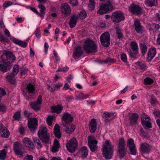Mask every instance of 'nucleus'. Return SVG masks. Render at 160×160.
Returning a JSON list of instances; mask_svg holds the SVG:
<instances>
[{
  "label": "nucleus",
  "mask_w": 160,
  "mask_h": 160,
  "mask_svg": "<svg viewBox=\"0 0 160 160\" xmlns=\"http://www.w3.org/2000/svg\"><path fill=\"white\" fill-rule=\"evenodd\" d=\"M88 143L90 150L92 152H95L97 149V144L98 141L93 136H90L88 137Z\"/></svg>",
  "instance_id": "1a4fd4ad"
},
{
  "label": "nucleus",
  "mask_w": 160,
  "mask_h": 160,
  "mask_svg": "<svg viewBox=\"0 0 160 160\" xmlns=\"http://www.w3.org/2000/svg\"><path fill=\"white\" fill-rule=\"evenodd\" d=\"M38 120L35 118H31L29 119L28 121V127L31 130H34L37 128Z\"/></svg>",
  "instance_id": "f3484780"
},
{
  "label": "nucleus",
  "mask_w": 160,
  "mask_h": 160,
  "mask_svg": "<svg viewBox=\"0 0 160 160\" xmlns=\"http://www.w3.org/2000/svg\"><path fill=\"white\" fill-rule=\"evenodd\" d=\"M6 94V92L4 89L2 88H0V100L2 96Z\"/></svg>",
  "instance_id": "bf43d9fd"
},
{
  "label": "nucleus",
  "mask_w": 160,
  "mask_h": 160,
  "mask_svg": "<svg viewBox=\"0 0 160 160\" xmlns=\"http://www.w3.org/2000/svg\"><path fill=\"white\" fill-rule=\"evenodd\" d=\"M21 115L19 112H17L14 115L13 117L14 118L17 120H19L21 118Z\"/></svg>",
  "instance_id": "09e8293b"
},
{
  "label": "nucleus",
  "mask_w": 160,
  "mask_h": 160,
  "mask_svg": "<svg viewBox=\"0 0 160 160\" xmlns=\"http://www.w3.org/2000/svg\"><path fill=\"white\" fill-rule=\"evenodd\" d=\"M38 136L40 139L44 143H48L49 142V137L48 135V130L46 127L41 126L39 128Z\"/></svg>",
  "instance_id": "39448f33"
},
{
  "label": "nucleus",
  "mask_w": 160,
  "mask_h": 160,
  "mask_svg": "<svg viewBox=\"0 0 160 160\" xmlns=\"http://www.w3.org/2000/svg\"><path fill=\"white\" fill-rule=\"evenodd\" d=\"M153 115L155 116L157 118H160V111L156 110L153 112Z\"/></svg>",
  "instance_id": "0e129e2a"
},
{
  "label": "nucleus",
  "mask_w": 160,
  "mask_h": 160,
  "mask_svg": "<svg viewBox=\"0 0 160 160\" xmlns=\"http://www.w3.org/2000/svg\"><path fill=\"white\" fill-rule=\"evenodd\" d=\"M156 54V49L155 48H151L148 51L147 59L151 61L155 56Z\"/></svg>",
  "instance_id": "b1692460"
},
{
  "label": "nucleus",
  "mask_w": 160,
  "mask_h": 160,
  "mask_svg": "<svg viewBox=\"0 0 160 160\" xmlns=\"http://www.w3.org/2000/svg\"><path fill=\"white\" fill-rule=\"evenodd\" d=\"M62 13L67 16L68 14L71 12V8L70 6L67 3H64L62 4Z\"/></svg>",
  "instance_id": "5701e85b"
},
{
  "label": "nucleus",
  "mask_w": 160,
  "mask_h": 160,
  "mask_svg": "<svg viewBox=\"0 0 160 160\" xmlns=\"http://www.w3.org/2000/svg\"><path fill=\"white\" fill-rule=\"evenodd\" d=\"M140 149L141 151L144 153H148L150 151V146L146 143H142L140 146Z\"/></svg>",
  "instance_id": "c756f323"
},
{
  "label": "nucleus",
  "mask_w": 160,
  "mask_h": 160,
  "mask_svg": "<svg viewBox=\"0 0 160 160\" xmlns=\"http://www.w3.org/2000/svg\"><path fill=\"white\" fill-rule=\"evenodd\" d=\"M1 58L3 64L0 61V70L4 72H6L11 68L10 63L15 60V57L11 52L5 51L2 55Z\"/></svg>",
  "instance_id": "f257e3e1"
},
{
  "label": "nucleus",
  "mask_w": 160,
  "mask_h": 160,
  "mask_svg": "<svg viewBox=\"0 0 160 160\" xmlns=\"http://www.w3.org/2000/svg\"><path fill=\"white\" fill-rule=\"evenodd\" d=\"M127 146L129 148L130 154L132 155H136L137 153L136 148L134 141L132 138H130L128 140Z\"/></svg>",
  "instance_id": "ddd939ff"
},
{
  "label": "nucleus",
  "mask_w": 160,
  "mask_h": 160,
  "mask_svg": "<svg viewBox=\"0 0 160 160\" xmlns=\"http://www.w3.org/2000/svg\"><path fill=\"white\" fill-rule=\"evenodd\" d=\"M32 142L30 139L28 138H25L23 140V143L27 145L29 144H30Z\"/></svg>",
  "instance_id": "5fc2aeb1"
},
{
  "label": "nucleus",
  "mask_w": 160,
  "mask_h": 160,
  "mask_svg": "<svg viewBox=\"0 0 160 160\" xmlns=\"http://www.w3.org/2000/svg\"><path fill=\"white\" fill-rule=\"evenodd\" d=\"M79 96L81 98L85 99L88 98L89 96L88 94H84L82 93H81L79 94Z\"/></svg>",
  "instance_id": "e2e57ef3"
},
{
  "label": "nucleus",
  "mask_w": 160,
  "mask_h": 160,
  "mask_svg": "<svg viewBox=\"0 0 160 160\" xmlns=\"http://www.w3.org/2000/svg\"><path fill=\"white\" fill-rule=\"evenodd\" d=\"M69 68L68 67H65L64 68H58V70L57 71V72H66L67 71Z\"/></svg>",
  "instance_id": "052dcab7"
},
{
  "label": "nucleus",
  "mask_w": 160,
  "mask_h": 160,
  "mask_svg": "<svg viewBox=\"0 0 160 160\" xmlns=\"http://www.w3.org/2000/svg\"><path fill=\"white\" fill-rule=\"evenodd\" d=\"M150 118L147 115L144 114L141 118L142 123L145 128H149L152 127L150 122Z\"/></svg>",
  "instance_id": "f8f14e48"
},
{
  "label": "nucleus",
  "mask_w": 160,
  "mask_h": 160,
  "mask_svg": "<svg viewBox=\"0 0 160 160\" xmlns=\"http://www.w3.org/2000/svg\"><path fill=\"white\" fill-rule=\"evenodd\" d=\"M137 68L140 70L145 71L146 69L147 66L146 64L142 62H138L136 63Z\"/></svg>",
  "instance_id": "e433bc0d"
},
{
  "label": "nucleus",
  "mask_w": 160,
  "mask_h": 160,
  "mask_svg": "<svg viewBox=\"0 0 160 160\" xmlns=\"http://www.w3.org/2000/svg\"><path fill=\"white\" fill-rule=\"evenodd\" d=\"M63 107L60 104L57 106L52 107L51 108L52 112L57 114L61 113L63 110Z\"/></svg>",
  "instance_id": "a878e982"
},
{
  "label": "nucleus",
  "mask_w": 160,
  "mask_h": 160,
  "mask_svg": "<svg viewBox=\"0 0 160 160\" xmlns=\"http://www.w3.org/2000/svg\"><path fill=\"white\" fill-rule=\"evenodd\" d=\"M87 14L85 11H81L79 14V16L80 18L84 19L86 18Z\"/></svg>",
  "instance_id": "864d4df0"
},
{
  "label": "nucleus",
  "mask_w": 160,
  "mask_h": 160,
  "mask_svg": "<svg viewBox=\"0 0 160 160\" xmlns=\"http://www.w3.org/2000/svg\"><path fill=\"white\" fill-rule=\"evenodd\" d=\"M78 18V15L76 14H74L71 16L69 22L70 28H73L75 26Z\"/></svg>",
  "instance_id": "4be33fe9"
},
{
  "label": "nucleus",
  "mask_w": 160,
  "mask_h": 160,
  "mask_svg": "<svg viewBox=\"0 0 160 160\" xmlns=\"http://www.w3.org/2000/svg\"><path fill=\"white\" fill-rule=\"evenodd\" d=\"M6 110V107L2 104H0V112H4Z\"/></svg>",
  "instance_id": "13d9d810"
},
{
  "label": "nucleus",
  "mask_w": 160,
  "mask_h": 160,
  "mask_svg": "<svg viewBox=\"0 0 160 160\" xmlns=\"http://www.w3.org/2000/svg\"><path fill=\"white\" fill-rule=\"evenodd\" d=\"M20 72L21 76L25 75L27 74L28 69L26 67H22L21 68Z\"/></svg>",
  "instance_id": "3c124183"
},
{
  "label": "nucleus",
  "mask_w": 160,
  "mask_h": 160,
  "mask_svg": "<svg viewBox=\"0 0 160 160\" xmlns=\"http://www.w3.org/2000/svg\"><path fill=\"white\" fill-rule=\"evenodd\" d=\"M117 155L121 159L123 158L126 153V148H117Z\"/></svg>",
  "instance_id": "cd10ccee"
},
{
  "label": "nucleus",
  "mask_w": 160,
  "mask_h": 160,
  "mask_svg": "<svg viewBox=\"0 0 160 160\" xmlns=\"http://www.w3.org/2000/svg\"><path fill=\"white\" fill-rule=\"evenodd\" d=\"M113 146L111 145L109 140H107L105 142L102 154L106 158L109 159L111 158L113 153Z\"/></svg>",
  "instance_id": "7ed1b4c3"
},
{
  "label": "nucleus",
  "mask_w": 160,
  "mask_h": 160,
  "mask_svg": "<svg viewBox=\"0 0 160 160\" xmlns=\"http://www.w3.org/2000/svg\"><path fill=\"white\" fill-rule=\"evenodd\" d=\"M118 0H114L109 1L106 3L101 5L99 10L97 11V13L102 15L108 12L110 9L112 8L113 4H117Z\"/></svg>",
  "instance_id": "20e7f679"
},
{
  "label": "nucleus",
  "mask_w": 160,
  "mask_h": 160,
  "mask_svg": "<svg viewBox=\"0 0 160 160\" xmlns=\"http://www.w3.org/2000/svg\"><path fill=\"white\" fill-rule=\"evenodd\" d=\"M54 134L58 138L61 137L60 126L58 124H56L54 127Z\"/></svg>",
  "instance_id": "c85d7f7f"
},
{
  "label": "nucleus",
  "mask_w": 160,
  "mask_h": 160,
  "mask_svg": "<svg viewBox=\"0 0 160 160\" xmlns=\"http://www.w3.org/2000/svg\"><path fill=\"white\" fill-rule=\"evenodd\" d=\"M139 133L140 135L144 138H148L149 135L147 132L144 131L143 128L140 127L139 130Z\"/></svg>",
  "instance_id": "58836bf2"
},
{
  "label": "nucleus",
  "mask_w": 160,
  "mask_h": 160,
  "mask_svg": "<svg viewBox=\"0 0 160 160\" xmlns=\"http://www.w3.org/2000/svg\"><path fill=\"white\" fill-rule=\"evenodd\" d=\"M13 42L14 43L23 48H26L28 45L27 43L25 42L16 38H14L13 39Z\"/></svg>",
  "instance_id": "473e14b6"
},
{
  "label": "nucleus",
  "mask_w": 160,
  "mask_h": 160,
  "mask_svg": "<svg viewBox=\"0 0 160 160\" xmlns=\"http://www.w3.org/2000/svg\"><path fill=\"white\" fill-rule=\"evenodd\" d=\"M117 148H125V141L123 138H120L118 141Z\"/></svg>",
  "instance_id": "72a5a7b5"
},
{
  "label": "nucleus",
  "mask_w": 160,
  "mask_h": 160,
  "mask_svg": "<svg viewBox=\"0 0 160 160\" xmlns=\"http://www.w3.org/2000/svg\"><path fill=\"white\" fill-rule=\"evenodd\" d=\"M150 100V102L153 106L156 105L157 103V100H156L155 97L153 96H151V97Z\"/></svg>",
  "instance_id": "de8ad7c7"
},
{
  "label": "nucleus",
  "mask_w": 160,
  "mask_h": 160,
  "mask_svg": "<svg viewBox=\"0 0 160 160\" xmlns=\"http://www.w3.org/2000/svg\"><path fill=\"white\" fill-rule=\"evenodd\" d=\"M81 157L83 158H86L88 154V151L87 147H83L81 149Z\"/></svg>",
  "instance_id": "4c0bfd02"
},
{
  "label": "nucleus",
  "mask_w": 160,
  "mask_h": 160,
  "mask_svg": "<svg viewBox=\"0 0 160 160\" xmlns=\"http://www.w3.org/2000/svg\"><path fill=\"white\" fill-rule=\"evenodd\" d=\"M140 47L142 53L143 54H144L147 51L146 46L144 44L141 43Z\"/></svg>",
  "instance_id": "c03bdc74"
},
{
  "label": "nucleus",
  "mask_w": 160,
  "mask_h": 160,
  "mask_svg": "<svg viewBox=\"0 0 160 160\" xmlns=\"http://www.w3.org/2000/svg\"><path fill=\"white\" fill-rule=\"evenodd\" d=\"M83 52L82 48L80 46L78 47L73 53V56L75 58H77L81 56Z\"/></svg>",
  "instance_id": "bb28decb"
},
{
  "label": "nucleus",
  "mask_w": 160,
  "mask_h": 160,
  "mask_svg": "<svg viewBox=\"0 0 160 160\" xmlns=\"http://www.w3.org/2000/svg\"><path fill=\"white\" fill-rule=\"evenodd\" d=\"M19 70V67L18 65H15L13 68L12 74H9L7 76V79L10 83L14 84L15 83V80L14 76L17 75Z\"/></svg>",
  "instance_id": "9d476101"
},
{
  "label": "nucleus",
  "mask_w": 160,
  "mask_h": 160,
  "mask_svg": "<svg viewBox=\"0 0 160 160\" xmlns=\"http://www.w3.org/2000/svg\"><path fill=\"white\" fill-rule=\"evenodd\" d=\"M145 3L147 6L152 7L157 5L158 1L157 0H146Z\"/></svg>",
  "instance_id": "c9c22d12"
},
{
  "label": "nucleus",
  "mask_w": 160,
  "mask_h": 160,
  "mask_svg": "<svg viewBox=\"0 0 160 160\" xmlns=\"http://www.w3.org/2000/svg\"><path fill=\"white\" fill-rule=\"evenodd\" d=\"M130 11L134 14L138 15L142 13V9L138 5L134 3L131 4L129 7Z\"/></svg>",
  "instance_id": "dca6fc26"
},
{
  "label": "nucleus",
  "mask_w": 160,
  "mask_h": 160,
  "mask_svg": "<svg viewBox=\"0 0 160 160\" xmlns=\"http://www.w3.org/2000/svg\"><path fill=\"white\" fill-rule=\"evenodd\" d=\"M101 44L106 47H108L110 45V37L109 33L106 32L103 33L100 37Z\"/></svg>",
  "instance_id": "9b49d317"
},
{
  "label": "nucleus",
  "mask_w": 160,
  "mask_h": 160,
  "mask_svg": "<svg viewBox=\"0 0 160 160\" xmlns=\"http://www.w3.org/2000/svg\"><path fill=\"white\" fill-rule=\"evenodd\" d=\"M33 140L35 144H37V147L40 148H42V143L40 140L38 138L33 136L32 137Z\"/></svg>",
  "instance_id": "a19ab883"
},
{
  "label": "nucleus",
  "mask_w": 160,
  "mask_h": 160,
  "mask_svg": "<svg viewBox=\"0 0 160 160\" xmlns=\"http://www.w3.org/2000/svg\"><path fill=\"white\" fill-rule=\"evenodd\" d=\"M42 102V97L39 96L36 102H30V106L33 109L39 110L40 109L41 105Z\"/></svg>",
  "instance_id": "4468645a"
},
{
  "label": "nucleus",
  "mask_w": 160,
  "mask_h": 160,
  "mask_svg": "<svg viewBox=\"0 0 160 160\" xmlns=\"http://www.w3.org/2000/svg\"><path fill=\"white\" fill-rule=\"evenodd\" d=\"M121 60L124 62H127V57L126 54L123 53L121 55Z\"/></svg>",
  "instance_id": "4d7b16f0"
},
{
  "label": "nucleus",
  "mask_w": 160,
  "mask_h": 160,
  "mask_svg": "<svg viewBox=\"0 0 160 160\" xmlns=\"http://www.w3.org/2000/svg\"><path fill=\"white\" fill-rule=\"evenodd\" d=\"M83 49L85 52L88 54L95 53L97 51L96 44L91 39H88L85 41Z\"/></svg>",
  "instance_id": "f03ea898"
},
{
  "label": "nucleus",
  "mask_w": 160,
  "mask_h": 160,
  "mask_svg": "<svg viewBox=\"0 0 160 160\" xmlns=\"http://www.w3.org/2000/svg\"><path fill=\"white\" fill-rule=\"evenodd\" d=\"M9 131L2 123H0V136L7 138L9 137Z\"/></svg>",
  "instance_id": "a211bd4d"
},
{
  "label": "nucleus",
  "mask_w": 160,
  "mask_h": 160,
  "mask_svg": "<svg viewBox=\"0 0 160 160\" xmlns=\"http://www.w3.org/2000/svg\"><path fill=\"white\" fill-rule=\"evenodd\" d=\"M112 21L117 23L124 20L125 17L123 12L121 11H117L112 13L111 16Z\"/></svg>",
  "instance_id": "6e6552de"
},
{
  "label": "nucleus",
  "mask_w": 160,
  "mask_h": 160,
  "mask_svg": "<svg viewBox=\"0 0 160 160\" xmlns=\"http://www.w3.org/2000/svg\"><path fill=\"white\" fill-rule=\"evenodd\" d=\"M115 30L118 38H120L123 37V34L122 32V30L119 27H116L115 28Z\"/></svg>",
  "instance_id": "37998d69"
},
{
  "label": "nucleus",
  "mask_w": 160,
  "mask_h": 160,
  "mask_svg": "<svg viewBox=\"0 0 160 160\" xmlns=\"http://www.w3.org/2000/svg\"><path fill=\"white\" fill-rule=\"evenodd\" d=\"M28 145L29 148V150L32 151L34 149L35 146L32 142L30 143V144H29Z\"/></svg>",
  "instance_id": "69168bd1"
},
{
  "label": "nucleus",
  "mask_w": 160,
  "mask_h": 160,
  "mask_svg": "<svg viewBox=\"0 0 160 160\" xmlns=\"http://www.w3.org/2000/svg\"><path fill=\"white\" fill-rule=\"evenodd\" d=\"M147 28L149 30L150 32H154L155 29L153 23L148 24L147 26Z\"/></svg>",
  "instance_id": "8fccbe9b"
},
{
  "label": "nucleus",
  "mask_w": 160,
  "mask_h": 160,
  "mask_svg": "<svg viewBox=\"0 0 160 160\" xmlns=\"http://www.w3.org/2000/svg\"><path fill=\"white\" fill-rule=\"evenodd\" d=\"M130 46L133 53L134 54H137L138 51V48L137 42L132 41L130 43Z\"/></svg>",
  "instance_id": "7c9ffc66"
},
{
  "label": "nucleus",
  "mask_w": 160,
  "mask_h": 160,
  "mask_svg": "<svg viewBox=\"0 0 160 160\" xmlns=\"http://www.w3.org/2000/svg\"><path fill=\"white\" fill-rule=\"evenodd\" d=\"M138 118V115L136 113H132L129 120L131 124L136 123L137 122V120Z\"/></svg>",
  "instance_id": "f704fd0d"
},
{
  "label": "nucleus",
  "mask_w": 160,
  "mask_h": 160,
  "mask_svg": "<svg viewBox=\"0 0 160 160\" xmlns=\"http://www.w3.org/2000/svg\"><path fill=\"white\" fill-rule=\"evenodd\" d=\"M53 54L54 55V57L56 59V61L57 62L58 61H59L60 60V58L59 57L58 55V53L55 52L54 50L53 51Z\"/></svg>",
  "instance_id": "680f3d73"
},
{
  "label": "nucleus",
  "mask_w": 160,
  "mask_h": 160,
  "mask_svg": "<svg viewBox=\"0 0 160 160\" xmlns=\"http://www.w3.org/2000/svg\"><path fill=\"white\" fill-rule=\"evenodd\" d=\"M62 120L66 124L72 121L73 118L70 114L65 112L62 115Z\"/></svg>",
  "instance_id": "6ab92c4d"
},
{
  "label": "nucleus",
  "mask_w": 160,
  "mask_h": 160,
  "mask_svg": "<svg viewBox=\"0 0 160 160\" xmlns=\"http://www.w3.org/2000/svg\"><path fill=\"white\" fill-rule=\"evenodd\" d=\"M97 128V122L96 119H92L89 122V128L91 133H94L96 131Z\"/></svg>",
  "instance_id": "aec40b11"
},
{
  "label": "nucleus",
  "mask_w": 160,
  "mask_h": 160,
  "mask_svg": "<svg viewBox=\"0 0 160 160\" xmlns=\"http://www.w3.org/2000/svg\"><path fill=\"white\" fill-rule=\"evenodd\" d=\"M7 154V151L5 149H4L0 151V159H3L5 158Z\"/></svg>",
  "instance_id": "a18cd8bd"
},
{
  "label": "nucleus",
  "mask_w": 160,
  "mask_h": 160,
  "mask_svg": "<svg viewBox=\"0 0 160 160\" xmlns=\"http://www.w3.org/2000/svg\"><path fill=\"white\" fill-rule=\"evenodd\" d=\"M63 126L66 128L65 131L67 133H71L73 132L76 128L75 126L73 124H69L68 127L64 124Z\"/></svg>",
  "instance_id": "2f4dec72"
},
{
  "label": "nucleus",
  "mask_w": 160,
  "mask_h": 160,
  "mask_svg": "<svg viewBox=\"0 0 160 160\" xmlns=\"http://www.w3.org/2000/svg\"><path fill=\"white\" fill-rule=\"evenodd\" d=\"M134 26L135 29L138 34H142L143 32V27L139 21L137 20L134 21Z\"/></svg>",
  "instance_id": "412c9836"
},
{
  "label": "nucleus",
  "mask_w": 160,
  "mask_h": 160,
  "mask_svg": "<svg viewBox=\"0 0 160 160\" xmlns=\"http://www.w3.org/2000/svg\"><path fill=\"white\" fill-rule=\"evenodd\" d=\"M144 83L145 84L150 85L152 84L153 82V80L149 78H145L144 80Z\"/></svg>",
  "instance_id": "49530a36"
},
{
  "label": "nucleus",
  "mask_w": 160,
  "mask_h": 160,
  "mask_svg": "<svg viewBox=\"0 0 160 160\" xmlns=\"http://www.w3.org/2000/svg\"><path fill=\"white\" fill-rule=\"evenodd\" d=\"M70 3L73 6H76L78 4L77 0H70Z\"/></svg>",
  "instance_id": "338daca9"
},
{
  "label": "nucleus",
  "mask_w": 160,
  "mask_h": 160,
  "mask_svg": "<svg viewBox=\"0 0 160 160\" xmlns=\"http://www.w3.org/2000/svg\"><path fill=\"white\" fill-rule=\"evenodd\" d=\"M12 2L10 1H5L3 4V6L5 8H7L8 7L12 5Z\"/></svg>",
  "instance_id": "6e6d98bb"
},
{
  "label": "nucleus",
  "mask_w": 160,
  "mask_h": 160,
  "mask_svg": "<svg viewBox=\"0 0 160 160\" xmlns=\"http://www.w3.org/2000/svg\"><path fill=\"white\" fill-rule=\"evenodd\" d=\"M78 143L76 139L73 138L66 144V147L68 151L73 153L78 148Z\"/></svg>",
  "instance_id": "0eeeda50"
},
{
  "label": "nucleus",
  "mask_w": 160,
  "mask_h": 160,
  "mask_svg": "<svg viewBox=\"0 0 160 160\" xmlns=\"http://www.w3.org/2000/svg\"><path fill=\"white\" fill-rule=\"evenodd\" d=\"M95 4V2L94 0H89V3L88 6L91 10L94 8Z\"/></svg>",
  "instance_id": "603ef678"
},
{
  "label": "nucleus",
  "mask_w": 160,
  "mask_h": 160,
  "mask_svg": "<svg viewBox=\"0 0 160 160\" xmlns=\"http://www.w3.org/2000/svg\"><path fill=\"white\" fill-rule=\"evenodd\" d=\"M60 147V145L58 140L55 139L54 140L53 146L51 149L52 152L56 153L58 152Z\"/></svg>",
  "instance_id": "393cba45"
},
{
  "label": "nucleus",
  "mask_w": 160,
  "mask_h": 160,
  "mask_svg": "<svg viewBox=\"0 0 160 160\" xmlns=\"http://www.w3.org/2000/svg\"><path fill=\"white\" fill-rule=\"evenodd\" d=\"M23 94L27 99L33 98L35 94L34 86L31 83L28 84L23 89Z\"/></svg>",
  "instance_id": "423d86ee"
},
{
  "label": "nucleus",
  "mask_w": 160,
  "mask_h": 160,
  "mask_svg": "<svg viewBox=\"0 0 160 160\" xmlns=\"http://www.w3.org/2000/svg\"><path fill=\"white\" fill-rule=\"evenodd\" d=\"M38 7L40 10V13H38V14L41 17H42L43 16V15L45 14V11L46 9L45 8V6L42 4H39Z\"/></svg>",
  "instance_id": "ea45409f"
},
{
  "label": "nucleus",
  "mask_w": 160,
  "mask_h": 160,
  "mask_svg": "<svg viewBox=\"0 0 160 160\" xmlns=\"http://www.w3.org/2000/svg\"><path fill=\"white\" fill-rule=\"evenodd\" d=\"M62 86V83H57L56 84H54L51 88V92L54 91L55 90H57Z\"/></svg>",
  "instance_id": "79ce46f5"
},
{
  "label": "nucleus",
  "mask_w": 160,
  "mask_h": 160,
  "mask_svg": "<svg viewBox=\"0 0 160 160\" xmlns=\"http://www.w3.org/2000/svg\"><path fill=\"white\" fill-rule=\"evenodd\" d=\"M22 144L19 142H16L13 145V149L15 153L17 155L22 156L24 154V152L20 149Z\"/></svg>",
  "instance_id": "2eb2a0df"
},
{
  "label": "nucleus",
  "mask_w": 160,
  "mask_h": 160,
  "mask_svg": "<svg viewBox=\"0 0 160 160\" xmlns=\"http://www.w3.org/2000/svg\"><path fill=\"white\" fill-rule=\"evenodd\" d=\"M33 158L32 155H27L25 157L24 160H33Z\"/></svg>",
  "instance_id": "774afa93"
}]
</instances>
